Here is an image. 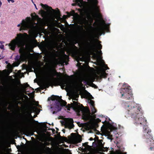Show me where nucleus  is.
I'll list each match as a JSON object with an SVG mask.
<instances>
[{
  "mask_svg": "<svg viewBox=\"0 0 154 154\" xmlns=\"http://www.w3.org/2000/svg\"><path fill=\"white\" fill-rule=\"evenodd\" d=\"M31 1H32V2L33 3H34V2H33V0H31Z\"/></svg>",
  "mask_w": 154,
  "mask_h": 154,
  "instance_id": "6e6d98bb",
  "label": "nucleus"
},
{
  "mask_svg": "<svg viewBox=\"0 0 154 154\" xmlns=\"http://www.w3.org/2000/svg\"><path fill=\"white\" fill-rule=\"evenodd\" d=\"M48 87L49 86H48L45 85H43L41 86V88L42 90H43L44 89H45L46 87L48 88Z\"/></svg>",
  "mask_w": 154,
  "mask_h": 154,
  "instance_id": "cd10ccee",
  "label": "nucleus"
},
{
  "mask_svg": "<svg viewBox=\"0 0 154 154\" xmlns=\"http://www.w3.org/2000/svg\"><path fill=\"white\" fill-rule=\"evenodd\" d=\"M108 150V148L106 147L104 148L103 146L102 147V151L103 152H107Z\"/></svg>",
  "mask_w": 154,
  "mask_h": 154,
  "instance_id": "bb28decb",
  "label": "nucleus"
},
{
  "mask_svg": "<svg viewBox=\"0 0 154 154\" xmlns=\"http://www.w3.org/2000/svg\"><path fill=\"white\" fill-rule=\"evenodd\" d=\"M69 122L70 123V124H68L65 125L66 128H68L69 129H71L73 128L74 125L73 124V121L72 119H69Z\"/></svg>",
  "mask_w": 154,
  "mask_h": 154,
  "instance_id": "dca6fc26",
  "label": "nucleus"
},
{
  "mask_svg": "<svg viewBox=\"0 0 154 154\" xmlns=\"http://www.w3.org/2000/svg\"><path fill=\"white\" fill-rule=\"evenodd\" d=\"M49 98L48 99V100H49Z\"/></svg>",
  "mask_w": 154,
  "mask_h": 154,
  "instance_id": "0e129e2a",
  "label": "nucleus"
},
{
  "mask_svg": "<svg viewBox=\"0 0 154 154\" xmlns=\"http://www.w3.org/2000/svg\"><path fill=\"white\" fill-rule=\"evenodd\" d=\"M88 93L90 94V96L92 97V99H93L94 98V97L92 96L90 94V93Z\"/></svg>",
  "mask_w": 154,
  "mask_h": 154,
  "instance_id": "09e8293b",
  "label": "nucleus"
},
{
  "mask_svg": "<svg viewBox=\"0 0 154 154\" xmlns=\"http://www.w3.org/2000/svg\"><path fill=\"white\" fill-rule=\"evenodd\" d=\"M37 116L36 115H34L33 117V118H35Z\"/></svg>",
  "mask_w": 154,
  "mask_h": 154,
  "instance_id": "49530a36",
  "label": "nucleus"
},
{
  "mask_svg": "<svg viewBox=\"0 0 154 154\" xmlns=\"http://www.w3.org/2000/svg\"><path fill=\"white\" fill-rule=\"evenodd\" d=\"M51 99L53 101L56 100L55 106L51 107L52 110H54L53 112V114L60 111L61 109V107L65 106L67 103L66 101L61 99V97L52 95Z\"/></svg>",
  "mask_w": 154,
  "mask_h": 154,
  "instance_id": "7ed1b4c3",
  "label": "nucleus"
},
{
  "mask_svg": "<svg viewBox=\"0 0 154 154\" xmlns=\"http://www.w3.org/2000/svg\"><path fill=\"white\" fill-rule=\"evenodd\" d=\"M104 67L105 68V69L103 71H106V70L107 69H109V68L108 67L107 65L106 64L104 65Z\"/></svg>",
  "mask_w": 154,
  "mask_h": 154,
  "instance_id": "2f4dec72",
  "label": "nucleus"
},
{
  "mask_svg": "<svg viewBox=\"0 0 154 154\" xmlns=\"http://www.w3.org/2000/svg\"><path fill=\"white\" fill-rule=\"evenodd\" d=\"M75 134V133H72L71 134V135H72L73 134Z\"/></svg>",
  "mask_w": 154,
  "mask_h": 154,
  "instance_id": "603ef678",
  "label": "nucleus"
},
{
  "mask_svg": "<svg viewBox=\"0 0 154 154\" xmlns=\"http://www.w3.org/2000/svg\"><path fill=\"white\" fill-rule=\"evenodd\" d=\"M19 52L21 54V56L23 57H24L25 56V53L23 49L20 48L19 50Z\"/></svg>",
  "mask_w": 154,
  "mask_h": 154,
  "instance_id": "6ab92c4d",
  "label": "nucleus"
},
{
  "mask_svg": "<svg viewBox=\"0 0 154 154\" xmlns=\"http://www.w3.org/2000/svg\"><path fill=\"white\" fill-rule=\"evenodd\" d=\"M19 64H18L17 65H16V66H17Z\"/></svg>",
  "mask_w": 154,
  "mask_h": 154,
  "instance_id": "bf43d9fd",
  "label": "nucleus"
},
{
  "mask_svg": "<svg viewBox=\"0 0 154 154\" xmlns=\"http://www.w3.org/2000/svg\"><path fill=\"white\" fill-rule=\"evenodd\" d=\"M62 131H63L64 133H65V129H63L62 130Z\"/></svg>",
  "mask_w": 154,
  "mask_h": 154,
  "instance_id": "37998d69",
  "label": "nucleus"
},
{
  "mask_svg": "<svg viewBox=\"0 0 154 154\" xmlns=\"http://www.w3.org/2000/svg\"><path fill=\"white\" fill-rule=\"evenodd\" d=\"M120 93L121 94V97L126 98L128 100L133 99L132 91L131 87L127 84L124 83L120 89Z\"/></svg>",
  "mask_w": 154,
  "mask_h": 154,
  "instance_id": "20e7f679",
  "label": "nucleus"
},
{
  "mask_svg": "<svg viewBox=\"0 0 154 154\" xmlns=\"http://www.w3.org/2000/svg\"><path fill=\"white\" fill-rule=\"evenodd\" d=\"M88 1L92 4L94 8L97 10H99V8L97 6L98 4L97 0H88Z\"/></svg>",
  "mask_w": 154,
  "mask_h": 154,
  "instance_id": "2eb2a0df",
  "label": "nucleus"
},
{
  "mask_svg": "<svg viewBox=\"0 0 154 154\" xmlns=\"http://www.w3.org/2000/svg\"><path fill=\"white\" fill-rule=\"evenodd\" d=\"M57 135H58V136L60 137V138L61 139H63V138H64V139H66V138L65 137H62V136H61L60 135V133H58V134H57Z\"/></svg>",
  "mask_w": 154,
  "mask_h": 154,
  "instance_id": "c756f323",
  "label": "nucleus"
},
{
  "mask_svg": "<svg viewBox=\"0 0 154 154\" xmlns=\"http://www.w3.org/2000/svg\"><path fill=\"white\" fill-rule=\"evenodd\" d=\"M54 85L55 86H60L61 88L62 89H64L66 86L68 87V86L67 82L62 80H59L54 82Z\"/></svg>",
  "mask_w": 154,
  "mask_h": 154,
  "instance_id": "9b49d317",
  "label": "nucleus"
},
{
  "mask_svg": "<svg viewBox=\"0 0 154 154\" xmlns=\"http://www.w3.org/2000/svg\"><path fill=\"white\" fill-rule=\"evenodd\" d=\"M91 86L93 87L94 88H97V86L96 85H95V84H94L92 82L91 83Z\"/></svg>",
  "mask_w": 154,
  "mask_h": 154,
  "instance_id": "7c9ffc66",
  "label": "nucleus"
},
{
  "mask_svg": "<svg viewBox=\"0 0 154 154\" xmlns=\"http://www.w3.org/2000/svg\"><path fill=\"white\" fill-rule=\"evenodd\" d=\"M78 48L77 47L73 45L68 48V51L72 55L75 56L77 54Z\"/></svg>",
  "mask_w": 154,
  "mask_h": 154,
  "instance_id": "f8f14e48",
  "label": "nucleus"
},
{
  "mask_svg": "<svg viewBox=\"0 0 154 154\" xmlns=\"http://www.w3.org/2000/svg\"><path fill=\"white\" fill-rule=\"evenodd\" d=\"M89 140H93V138L92 137H90V138H89Z\"/></svg>",
  "mask_w": 154,
  "mask_h": 154,
  "instance_id": "a19ab883",
  "label": "nucleus"
},
{
  "mask_svg": "<svg viewBox=\"0 0 154 154\" xmlns=\"http://www.w3.org/2000/svg\"><path fill=\"white\" fill-rule=\"evenodd\" d=\"M43 146L42 148L40 149V152L43 154H53L51 148L48 147L44 145V144L41 143Z\"/></svg>",
  "mask_w": 154,
  "mask_h": 154,
  "instance_id": "9d476101",
  "label": "nucleus"
},
{
  "mask_svg": "<svg viewBox=\"0 0 154 154\" xmlns=\"http://www.w3.org/2000/svg\"><path fill=\"white\" fill-rule=\"evenodd\" d=\"M7 0L9 2H10V1H11L12 3H14V1L13 0Z\"/></svg>",
  "mask_w": 154,
  "mask_h": 154,
  "instance_id": "58836bf2",
  "label": "nucleus"
},
{
  "mask_svg": "<svg viewBox=\"0 0 154 154\" xmlns=\"http://www.w3.org/2000/svg\"><path fill=\"white\" fill-rule=\"evenodd\" d=\"M107 74L106 72L105 71H103L101 73V76L103 78H106L107 77Z\"/></svg>",
  "mask_w": 154,
  "mask_h": 154,
  "instance_id": "aec40b11",
  "label": "nucleus"
},
{
  "mask_svg": "<svg viewBox=\"0 0 154 154\" xmlns=\"http://www.w3.org/2000/svg\"><path fill=\"white\" fill-rule=\"evenodd\" d=\"M33 108L34 109V108H35V107H33Z\"/></svg>",
  "mask_w": 154,
  "mask_h": 154,
  "instance_id": "052dcab7",
  "label": "nucleus"
},
{
  "mask_svg": "<svg viewBox=\"0 0 154 154\" xmlns=\"http://www.w3.org/2000/svg\"><path fill=\"white\" fill-rule=\"evenodd\" d=\"M88 20H87L86 17L83 18L81 20V24L82 25H86L88 24Z\"/></svg>",
  "mask_w": 154,
  "mask_h": 154,
  "instance_id": "a211bd4d",
  "label": "nucleus"
},
{
  "mask_svg": "<svg viewBox=\"0 0 154 154\" xmlns=\"http://www.w3.org/2000/svg\"><path fill=\"white\" fill-rule=\"evenodd\" d=\"M56 129L57 130V131H58L59 130V129L58 128H56Z\"/></svg>",
  "mask_w": 154,
  "mask_h": 154,
  "instance_id": "864d4df0",
  "label": "nucleus"
},
{
  "mask_svg": "<svg viewBox=\"0 0 154 154\" xmlns=\"http://www.w3.org/2000/svg\"><path fill=\"white\" fill-rule=\"evenodd\" d=\"M97 120L99 122H101V120L98 118L97 119Z\"/></svg>",
  "mask_w": 154,
  "mask_h": 154,
  "instance_id": "ea45409f",
  "label": "nucleus"
},
{
  "mask_svg": "<svg viewBox=\"0 0 154 154\" xmlns=\"http://www.w3.org/2000/svg\"><path fill=\"white\" fill-rule=\"evenodd\" d=\"M34 5L35 6V8L36 9H37V8L36 7V5L35 4H34Z\"/></svg>",
  "mask_w": 154,
  "mask_h": 154,
  "instance_id": "c03bdc74",
  "label": "nucleus"
},
{
  "mask_svg": "<svg viewBox=\"0 0 154 154\" xmlns=\"http://www.w3.org/2000/svg\"><path fill=\"white\" fill-rule=\"evenodd\" d=\"M143 138L146 140V142L148 144L149 146H150L149 148V150H152L154 148V140L150 133L144 134L143 135Z\"/></svg>",
  "mask_w": 154,
  "mask_h": 154,
  "instance_id": "423d86ee",
  "label": "nucleus"
},
{
  "mask_svg": "<svg viewBox=\"0 0 154 154\" xmlns=\"http://www.w3.org/2000/svg\"><path fill=\"white\" fill-rule=\"evenodd\" d=\"M75 2L76 4H79L81 3V0H75Z\"/></svg>",
  "mask_w": 154,
  "mask_h": 154,
  "instance_id": "473e14b6",
  "label": "nucleus"
},
{
  "mask_svg": "<svg viewBox=\"0 0 154 154\" xmlns=\"http://www.w3.org/2000/svg\"><path fill=\"white\" fill-rule=\"evenodd\" d=\"M4 45H1L0 46V48L1 49H4Z\"/></svg>",
  "mask_w": 154,
  "mask_h": 154,
  "instance_id": "c9c22d12",
  "label": "nucleus"
},
{
  "mask_svg": "<svg viewBox=\"0 0 154 154\" xmlns=\"http://www.w3.org/2000/svg\"><path fill=\"white\" fill-rule=\"evenodd\" d=\"M127 153L126 152H124L123 154H126ZM117 154H123L122 153L120 152H118Z\"/></svg>",
  "mask_w": 154,
  "mask_h": 154,
  "instance_id": "e433bc0d",
  "label": "nucleus"
},
{
  "mask_svg": "<svg viewBox=\"0 0 154 154\" xmlns=\"http://www.w3.org/2000/svg\"><path fill=\"white\" fill-rule=\"evenodd\" d=\"M59 148H58H58H56V149H59Z\"/></svg>",
  "mask_w": 154,
  "mask_h": 154,
  "instance_id": "13d9d810",
  "label": "nucleus"
},
{
  "mask_svg": "<svg viewBox=\"0 0 154 154\" xmlns=\"http://www.w3.org/2000/svg\"><path fill=\"white\" fill-rule=\"evenodd\" d=\"M89 103L91 105V107L94 106L95 104L94 102V101L91 100H90Z\"/></svg>",
  "mask_w": 154,
  "mask_h": 154,
  "instance_id": "5701e85b",
  "label": "nucleus"
},
{
  "mask_svg": "<svg viewBox=\"0 0 154 154\" xmlns=\"http://www.w3.org/2000/svg\"><path fill=\"white\" fill-rule=\"evenodd\" d=\"M51 130H52V133H53V134H54V132H55V130L54 129H51Z\"/></svg>",
  "mask_w": 154,
  "mask_h": 154,
  "instance_id": "4c0bfd02",
  "label": "nucleus"
},
{
  "mask_svg": "<svg viewBox=\"0 0 154 154\" xmlns=\"http://www.w3.org/2000/svg\"><path fill=\"white\" fill-rule=\"evenodd\" d=\"M64 106H66V108L68 110H70V109L71 108V105L69 104H68L67 105L66 104Z\"/></svg>",
  "mask_w": 154,
  "mask_h": 154,
  "instance_id": "b1692460",
  "label": "nucleus"
},
{
  "mask_svg": "<svg viewBox=\"0 0 154 154\" xmlns=\"http://www.w3.org/2000/svg\"><path fill=\"white\" fill-rule=\"evenodd\" d=\"M77 141L78 143H80L82 141V139L81 138H78L77 139Z\"/></svg>",
  "mask_w": 154,
  "mask_h": 154,
  "instance_id": "72a5a7b5",
  "label": "nucleus"
},
{
  "mask_svg": "<svg viewBox=\"0 0 154 154\" xmlns=\"http://www.w3.org/2000/svg\"><path fill=\"white\" fill-rule=\"evenodd\" d=\"M146 121L145 122L144 124H139V125H142L143 126V134H146V133H150L151 132V131L150 129H149V128L148 127V126L146 125Z\"/></svg>",
  "mask_w": 154,
  "mask_h": 154,
  "instance_id": "4468645a",
  "label": "nucleus"
},
{
  "mask_svg": "<svg viewBox=\"0 0 154 154\" xmlns=\"http://www.w3.org/2000/svg\"><path fill=\"white\" fill-rule=\"evenodd\" d=\"M79 95L78 94H76L74 95L73 97L72 98L73 100L77 101L78 98L79 97Z\"/></svg>",
  "mask_w": 154,
  "mask_h": 154,
  "instance_id": "412c9836",
  "label": "nucleus"
},
{
  "mask_svg": "<svg viewBox=\"0 0 154 154\" xmlns=\"http://www.w3.org/2000/svg\"><path fill=\"white\" fill-rule=\"evenodd\" d=\"M21 24V26L20 28V30H26L28 29L29 27L28 24L24 20H22V23L21 24H19L17 25L18 27L20 26Z\"/></svg>",
  "mask_w": 154,
  "mask_h": 154,
  "instance_id": "ddd939ff",
  "label": "nucleus"
},
{
  "mask_svg": "<svg viewBox=\"0 0 154 154\" xmlns=\"http://www.w3.org/2000/svg\"><path fill=\"white\" fill-rule=\"evenodd\" d=\"M41 5L43 8L46 9V8H48L51 10V11L49 12V16L51 17L54 18L57 15L60 14V11L59 9H58V11H57L53 9L51 7H49L47 5L41 4Z\"/></svg>",
  "mask_w": 154,
  "mask_h": 154,
  "instance_id": "6e6552de",
  "label": "nucleus"
},
{
  "mask_svg": "<svg viewBox=\"0 0 154 154\" xmlns=\"http://www.w3.org/2000/svg\"><path fill=\"white\" fill-rule=\"evenodd\" d=\"M32 112L31 110L29 111L24 116L22 119V123L25 125H28L30 122L29 118L32 119V120L35 122L38 123L37 121H35L33 119V116L31 115Z\"/></svg>",
  "mask_w": 154,
  "mask_h": 154,
  "instance_id": "0eeeda50",
  "label": "nucleus"
},
{
  "mask_svg": "<svg viewBox=\"0 0 154 154\" xmlns=\"http://www.w3.org/2000/svg\"><path fill=\"white\" fill-rule=\"evenodd\" d=\"M26 19L28 20H29L30 19V17H26Z\"/></svg>",
  "mask_w": 154,
  "mask_h": 154,
  "instance_id": "de8ad7c7",
  "label": "nucleus"
},
{
  "mask_svg": "<svg viewBox=\"0 0 154 154\" xmlns=\"http://www.w3.org/2000/svg\"><path fill=\"white\" fill-rule=\"evenodd\" d=\"M97 30L100 32H101L103 30V29L102 27H99L97 28Z\"/></svg>",
  "mask_w": 154,
  "mask_h": 154,
  "instance_id": "a878e982",
  "label": "nucleus"
},
{
  "mask_svg": "<svg viewBox=\"0 0 154 154\" xmlns=\"http://www.w3.org/2000/svg\"><path fill=\"white\" fill-rule=\"evenodd\" d=\"M97 48L99 50H100L102 48V45L100 43L98 44L97 45Z\"/></svg>",
  "mask_w": 154,
  "mask_h": 154,
  "instance_id": "393cba45",
  "label": "nucleus"
},
{
  "mask_svg": "<svg viewBox=\"0 0 154 154\" xmlns=\"http://www.w3.org/2000/svg\"><path fill=\"white\" fill-rule=\"evenodd\" d=\"M95 136H96V138L97 139H98V138H99L98 137H97V136H96V135H95Z\"/></svg>",
  "mask_w": 154,
  "mask_h": 154,
  "instance_id": "8fccbe9b",
  "label": "nucleus"
},
{
  "mask_svg": "<svg viewBox=\"0 0 154 154\" xmlns=\"http://www.w3.org/2000/svg\"><path fill=\"white\" fill-rule=\"evenodd\" d=\"M28 87H29L30 88H32V90H33V89L32 88V87H30L29 85H28L27 83L26 84V85L24 87V88L26 90V88Z\"/></svg>",
  "mask_w": 154,
  "mask_h": 154,
  "instance_id": "c85d7f7f",
  "label": "nucleus"
},
{
  "mask_svg": "<svg viewBox=\"0 0 154 154\" xmlns=\"http://www.w3.org/2000/svg\"><path fill=\"white\" fill-rule=\"evenodd\" d=\"M87 43L89 49L91 53L94 54V55H96V54L94 52L96 51H97L100 55H102V51L100 50V51H98L97 50L96 48V45L94 41L91 42L90 43L88 42Z\"/></svg>",
  "mask_w": 154,
  "mask_h": 154,
  "instance_id": "1a4fd4ad",
  "label": "nucleus"
},
{
  "mask_svg": "<svg viewBox=\"0 0 154 154\" xmlns=\"http://www.w3.org/2000/svg\"><path fill=\"white\" fill-rule=\"evenodd\" d=\"M6 63H7V61H6Z\"/></svg>",
  "mask_w": 154,
  "mask_h": 154,
  "instance_id": "680f3d73",
  "label": "nucleus"
},
{
  "mask_svg": "<svg viewBox=\"0 0 154 154\" xmlns=\"http://www.w3.org/2000/svg\"><path fill=\"white\" fill-rule=\"evenodd\" d=\"M72 107L75 111L78 113L80 112V111L82 112L83 113L82 119L85 120H87L88 119V116L86 114V109L82 104H81L78 102L74 101L73 102Z\"/></svg>",
  "mask_w": 154,
  "mask_h": 154,
  "instance_id": "39448f33",
  "label": "nucleus"
},
{
  "mask_svg": "<svg viewBox=\"0 0 154 154\" xmlns=\"http://www.w3.org/2000/svg\"><path fill=\"white\" fill-rule=\"evenodd\" d=\"M3 58V57L1 56H0V60L2 59Z\"/></svg>",
  "mask_w": 154,
  "mask_h": 154,
  "instance_id": "3c124183",
  "label": "nucleus"
},
{
  "mask_svg": "<svg viewBox=\"0 0 154 154\" xmlns=\"http://www.w3.org/2000/svg\"><path fill=\"white\" fill-rule=\"evenodd\" d=\"M28 35L26 33H20L17 34V36L8 45L10 49L14 50L16 46L20 47L23 45L25 36Z\"/></svg>",
  "mask_w": 154,
  "mask_h": 154,
  "instance_id": "f03ea898",
  "label": "nucleus"
},
{
  "mask_svg": "<svg viewBox=\"0 0 154 154\" xmlns=\"http://www.w3.org/2000/svg\"><path fill=\"white\" fill-rule=\"evenodd\" d=\"M127 113L132 118L134 123L136 124H144L146 120L143 116V112L139 106H127Z\"/></svg>",
  "mask_w": 154,
  "mask_h": 154,
  "instance_id": "f257e3e1",
  "label": "nucleus"
},
{
  "mask_svg": "<svg viewBox=\"0 0 154 154\" xmlns=\"http://www.w3.org/2000/svg\"><path fill=\"white\" fill-rule=\"evenodd\" d=\"M59 55V54L57 51L52 52L51 54V57L57 61L58 60L56 58L58 57Z\"/></svg>",
  "mask_w": 154,
  "mask_h": 154,
  "instance_id": "f3484780",
  "label": "nucleus"
},
{
  "mask_svg": "<svg viewBox=\"0 0 154 154\" xmlns=\"http://www.w3.org/2000/svg\"><path fill=\"white\" fill-rule=\"evenodd\" d=\"M45 127H47V126H46V125H45Z\"/></svg>",
  "mask_w": 154,
  "mask_h": 154,
  "instance_id": "e2e57ef3",
  "label": "nucleus"
},
{
  "mask_svg": "<svg viewBox=\"0 0 154 154\" xmlns=\"http://www.w3.org/2000/svg\"><path fill=\"white\" fill-rule=\"evenodd\" d=\"M56 133H58V131H56Z\"/></svg>",
  "mask_w": 154,
  "mask_h": 154,
  "instance_id": "4d7b16f0",
  "label": "nucleus"
},
{
  "mask_svg": "<svg viewBox=\"0 0 154 154\" xmlns=\"http://www.w3.org/2000/svg\"><path fill=\"white\" fill-rule=\"evenodd\" d=\"M88 142H87V143H85V144H86V145H88L87 144H88Z\"/></svg>",
  "mask_w": 154,
  "mask_h": 154,
  "instance_id": "5fc2aeb1",
  "label": "nucleus"
},
{
  "mask_svg": "<svg viewBox=\"0 0 154 154\" xmlns=\"http://www.w3.org/2000/svg\"><path fill=\"white\" fill-rule=\"evenodd\" d=\"M2 5V3L1 2V1L0 0V7Z\"/></svg>",
  "mask_w": 154,
  "mask_h": 154,
  "instance_id": "a18cd8bd",
  "label": "nucleus"
},
{
  "mask_svg": "<svg viewBox=\"0 0 154 154\" xmlns=\"http://www.w3.org/2000/svg\"><path fill=\"white\" fill-rule=\"evenodd\" d=\"M49 143H45V145L46 146H48V145H49Z\"/></svg>",
  "mask_w": 154,
  "mask_h": 154,
  "instance_id": "79ce46f5",
  "label": "nucleus"
},
{
  "mask_svg": "<svg viewBox=\"0 0 154 154\" xmlns=\"http://www.w3.org/2000/svg\"><path fill=\"white\" fill-rule=\"evenodd\" d=\"M92 112L93 114H94L97 112V110L95 108V106L91 107Z\"/></svg>",
  "mask_w": 154,
  "mask_h": 154,
  "instance_id": "4be33fe9",
  "label": "nucleus"
},
{
  "mask_svg": "<svg viewBox=\"0 0 154 154\" xmlns=\"http://www.w3.org/2000/svg\"><path fill=\"white\" fill-rule=\"evenodd\" d=\"M35 19H41V18H40L38 16V15H35Z\"/></svg>",
  "mask_w": 154,
  "mask_h": 154,
  "instance_id": "f704fd0d",
  "label": "nucleus"
}]
</instances>
